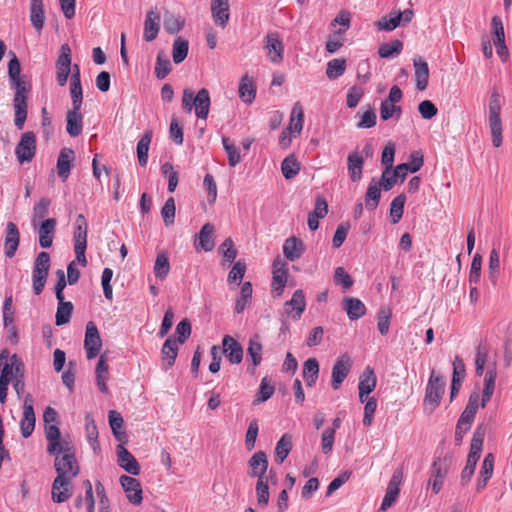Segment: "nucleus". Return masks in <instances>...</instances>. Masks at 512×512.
<instances>
[{"label":"nucleus","instance_id":"63","mask_svg":"<svg viewBox=\"0 0 512 512\" xmlns=\"http://www.w3.org/2000/svg\"><path fill=\"white\" fill-rule=\"evenodd\" d=\"M334 283L341 285L343 290L346 291L353 286V279L343 267H337L333 276Z\"/></svg>","mask_w":512,"mask_h":512},{"label":"nucleus","instance_id":"18","mask_svg":"<svg viewBox=\"0 0 512 512\" xmlns=\"http://www.w3.org/2000/svg\"><path fill=\"white\" fill-rule=\"evenodd\" d=\"M72 480L57 476L52 483L51 496L55 503H63L72 496Z\"/></svg>","mask_w":512,"mask_h":512},{"label":"nucleus","instance_id":"3","mask_svg":"<svg viewBox=\"0 0 512 512\" xmlns=\"http://www.w3.org/2000/svg\"><path fill=\"white\" fill-rule=\"evenodd\" d=\"M210 94L206 88H202L194 95L190 89H184L182 95V108L191 113L192 108H195V114L200 119H207L210 109Z\"/></svg>","mask_w":512,"mask_h":512},{"label":"nucleus","instance_id":"9","mask_svg":"<svg viewBox=\"0 0 512 512\" xmlns=\"http://www.w3.org/2000/svg\"><path fill=\"white\" fill-rule=\"evenodd\" d=\"M102 348V339L94 322L90 321L86 325L84 349L87 359H94Z\"/></svg>","mask_w":512,"mask_h":512},{"label":"nucleus","instance_id":"56","mask_svg":"<svg viewBox=\"0 0 512 512\" xmlns=\"http://www.w3.org/2000/svg\"><path fill=\"white\" fill-rule=\"evenodd\" d=\"M392 311L389 307L383 306L377 313V327L381 335L389 332Z\"/></svg>","mask_w":512,"mask_h":512},{"label":"nucleus","instance_id":"29","mask_svg":"<svg viewBox=\"0 0 512 512\" xmlns=\"http://www.w3.org/2000/svg\"><path fill=\"white\" fill-rule=\"evenodd\" d=\"M213 234L214 226L211 223L204 224L197 235L198 243H195L196 250L212 251L215 246Z\"/></svg>","mask_w":512,"mask_h":512},{"label":"nucleus","instance_id":"33","mask_svg":"<svg viewBox=\"0 0 512 512\" xmlns=\"http://www.w3.org/2000/svg\"><path fill=\"white\" fill-rule=\"evenodd\" d=\"M415 69L416 87L419 91H423L428 86L429 67L425 60L418 58L413 61Z\"/></svg>","mask_w":512,"mask_h":512},{"label":"nucleus","instance_id":"15","mask_svg":"<svg viewBox=\"0 0 512 512\" xmlns=\"http://www.w3.org/2000/svg\"><path fill=\"white\" fill-rule=\"evenodd\" d=\"M265 49L271 62L280 63L283 60L284 46L277 32H270L266 35Z\"/></svg>","mask_w":512,"mask_h":512},{"label":"nucleus","instance_id":"49","mask_svg":"<svg viewBox=\"0 0 512 512\" xmlns=\"http://www.w3.org/2000/svg\"><path fill=\"white\" fill-rule=\"evenodd\" d=\"M304 112L300 103H296L291 112V119L287 130L300 134L303 129Z\"/></svg>","mask_w":512,"mask_h":512},{"label":"nucleus","instance_id":"28","mask_svg":"<svg viewBox=\"0 0 512 512\" xmlns=\"http://www.w3.org/2000/svg\"><path fill=\"white\" fill-rule=\"evenodd\" d=\"M160 30V15L154 10H150L146 14L144 22V39L151 42L156 39Z\"/></svg>","mask_w":512,"mask_h":512},{"label":"nucleus","instance_id":"64","mask_svg":"<svg viewBox=\"0 0 512 512\" xmlns=\"http://www.w3.org/2000/svg\"><path fill=\"white\" fill-rule=\"evenodd\" d=\"M400 24H401L400 16H398L397 13H395L394 16L392 14H390L389 17H386V16L382 17L380 20L375 22V26L380 31H393Z\"/></svg>","mask_w":512,"mask_h":512},{"label":"nucleus","instance_id":"22","mask_svg":"<svg viewBox=\"0 0 512 512\" xmlns=\"http://www.w3.org/2000/svg\"><path fill=\"white\" fill-rule=\"evenodd\" d=\"M116 452L117 461L121 468L131 475H138L140 473V466L136 458L122 444L117 446Z\"/></svg>","mask_w":512,"mask_h":512},{"label":"nucleus","instance_id":"31","mask_svg":"<svg viewBox=\"0 0 512 512\" xmlns=\"http://www.w3.org/2000/svg\"><path fill=\"white\" fill-rule=\"evenodd\" d=\"M305 251V246L302 240L291 236L287 238L283 245L284 256L290 260L295 261L299 259Z\"/></svg>","mask_w":512,"mask_h":512},{"label":"nucleus","instance_id":"5","mask_svg":"<svg viewBox=\"0 0 512 512\" xmlns=\"http://www.w3.org/2000/svg\"><path fill=\"white\" fill-rule=\"evenodd\" d=\"M445 391V381L441 376L432 371L424 398V409L428 413H432L440 404L441 398Z\"/></svg>","mask_w":512,"mask_h":512},{"label":"nucleus","instance_id":"41","mask_svg":"<svg viewBox=\"0 0 512 512\" xmlns=\"http://www.w3.org/2000/svg\"><path fill=\"white\" fill-rule=\"evenodd\" d=\"M152 131L147 130L137 143V157L140 166H145L148 162V152L152 140Z\"/></svg>","mask_w":512,"mask_h":512},{"label":"nucleus","instance_id":"20","mask_svg":"<svg viewBox=\"0 0 512 512\" xmlns=\"http://www.w3.org/2000/svg\"><path fill=\"white\" fill-rule=\"evenodd\" d=\"M497 378V364L496 361H493L488 365V369L484 376V388L482 392L481 398V407L485 408L487 403L490 401L494 390H495V382Z\"/></svg>","mask_w":512,"mask_h":512},{"label":"nucleus","instance_id":"61","mask_svg":"<svg viewBox=\"0 0 512 512\" xmlns=\"http://www.w3.org/2000/svg\"><path fill=\"white\" fill-rule=\"evenodd\" d=\"M262 344L258 340V336L251 338L249 341L247 353L252 359L253 366H258L262 361Z\"/></svg>","mask_w":512,"mask_h":512},{"label":"nucleus","instance_id":"55","mask_svg":"<svg viewBox=\"0 0 512 512\" xmlns=\"http://www.w3.org/2000/svg\"><path fill=\"white\" fill-rule=\"evenodd\" d=\"M184 20L180 16L166 12L164 15V28L169 34H176L184 27Z\"/></svg>","mask_w":512,"mask_h":512},{"label":"nucleus","instance_id":"35","mask_svg":"<svg viewBox=\"0 0 512 512\" xmlns=\"http://www.w3.org/2000/svg\"><path fill=\"white\" fill-rule=\"evenodd\" d=\"M239 97L243 102L251 104L256 96V87L253 78L245 74L242 76L238 88Z\"/></svg>","mask_w":512,"mask_h":512},{"label":"nucleus","instance_id":"48","mask_svg":"<svg viewBox=\"0 0 512 512\" xmlns=\"http://www.w3.org/2000/svg\"><path fill=\"white\" fill-rule=\"evenodd\" d=\"M346 59L335 58L327 63L326 75L330 80H335L344 74L346 70Z\"/></svg>","mask_w":512,"mask_h":512},{"label":"nucleus","instance_id":"32","mask_svg":"<svg viewBox=\"0 0 512 512\" xmlns=\"http://www.w3.org/2000/svg\"><path fill=\"white\" fill-rule=\"evenodd\" d=\"M81 108H71L66 115V130L71 137H77L81 134L83 129L82 115L80 114Z\"/></svg>","mask_w":512,"mask_h":512},{"label":"nucleus","instance_id":"14","mask_svg":"<svg viewBox=\"0 0 512 512\" xmlns=\"http://www.w3.org/2000/svg\"><path fill=\"white\" fill-rule=\"evenodd\" d=\"M479 407V393L474 391L470 394L468 403L458 419V428L468 431L474 421Z\"/></svg>","mask_w":512,"mask_h":512},{"label":"nucleus","instance_id":"4","mask_svg":"<svg viewBox=\"0 0 512 512\" xmlns=\"http://www.w3.org/2000/svg\"><path fill=\"white\" fill-rule=\"evenodd\" d=\"M501 99L497 91H493L489 101V127L492 135L493 146L498 148L502 145V121L500 118Z\"/></svg>","mask_w":512,"mask_h":512},{"label":"nucleus","instance_id":"59","mask_svg":"<svg viewBox=\"0 0 512 512\" xmlns=\"http://www.w3.org/2000/svg\"><path fill=\"white\" fill-rule=\"evenodd\" d=\"M171 71L170 60L164 55L163 52H159L156 59L155 75L158 79L162 80Z\"/></svg>","mask_w":512,"mask_h":512},{"label":"nucleus","instance_id":"10","mask_svg":"<svg viewBox=\"0 0 512 512\" xmlns=\"http://www.w3.org/2000/svg\"><path fill=\"white\" fill-rule=\"evenodd\" d=\"M268 465L269 463L266 453L263 451H258L254 453L248 461V466L250 469L248 475L253 478L256 477L258 480L272 477V470L269 471V476H266Z\"/></svg>","mask_w":512,"mask_h":512},{"label":"nucleus","instance_id":"51","mask_svg":"<svg viewBox=\"0 0 512 512\" xmlns=\"http://www.w3.org/2000/svg\"><path fill=\"white\" fill-rule=\"evenodd\" d=\"M281 171L286 179H292L299 173L300 163L293 154L287 156L283 160L281 164Z\"/></svg>","mask_w":512,"mask_h":512},{"label":"nucleus","instance_id":"46","mask_svg":"<svg viewBox=\"0 0 512 512\" xmlns=\"http://www.w3.org/2000/svg\"><path fill=\"white\" fill-rule=\"evenodd\" d=\"M189 43L187 40L177 37L173 43L172 58L175 64L182 63L188 55Z\"/></svg>","mask_w":512,"mask_h":512},{"label":"nucleus","instance_id":"43","mask_svg":"<svg viewBox=\"0 0 512 512\" xmlns=\"http://www.w3.org/2000/svg\"><path fill=\"white\" fill-rule=\"evenodd\" d=\"M377 378L372 368L366 367L359 378L358 389L363 393H371L376 387Z\"/></svg>","mask_w":512,"mask_h":512},{"label":"nucleus","instance_id":"25","mask_svg":"<svg viewBox=\"0 0 512 512\" xmlns=\"http://www.w3.org/2000/svg\"><path fill=\"white\" fill-rule=\"evenodd\" d=\"M342 308L351 321L358 320L366 314L365 304L358 298L345 297L342 300Z\"/></svg>","mask_w":512,"mask_h":512},{"label":"nucleus","instance_id":"62","mask_svg":"<svg viewBox=\"0 0 512 512\" xmlns=\"http://www.w3.org/2000/svg\"><path fill=\"white\" fill-rule=\"evenodd\" d=\"M257 503L259 506L266 507L269 503L268 478L259 479L256 483Z\"/></svg>","mask_w":512,"mask_h":512},{"label":"nucleus","instance_id":"40","mask_svg":"<svg viewBox=\"0 0 512 512\" xmlns=\"http://www.w3.org/2000/svg\"><path fill=\"white\" fill-rule=\"evenodd\" d=\"M96 382L97 386L102 393H108V387L106 385V380L108 378V364L105 358V355H101L99 357L98 363L96 365Z\"/></svg>","mask_w":512,"mask_h":512},{"label":"nucleus","instance_id":"19","mask_svg":"<svg viewBox=\"0 0 512 512\" xmlns=\"http://www.w3.org/2000/svg\"><path fill=\"white\" fill-rule=\"evenodd\" d=\"M423 164L424 158L422 153L416 151L411 153L409 162L397 165L394 171L396 172V176H399L400 181L403 182L409 171L415 173L422 168Z\"/></svg>","mask_w":512,"mask_h":512},{"label":"nucleus","instance_id":"30","mask_svg":"<svg viewBox=\"0 0 512 512\" xmlns=\"http://www.w3.org/2000/svg\"><path fill=\"white\" fill-rule=\"evenodd\" d=\"M45 436L48 441L47 452L49 454H56L60 447L64 444H70L65 439H61L60 429L56 425H50L45 428Z\"/></svg>","mask_w":512,"mask_h":512},{"label":"nucleus","instance_id":"39","mask_svg":"<svg viewBox=\"0 0 512 512\" xmlns=\"http://www.w3.org/2000/svg\"><path fill=\"white\" fill-rule=\"evenodd\" d=\"M319 363L316 358H309L303 365V378L308 387H313L318 379Z\"/></svg>","mask_w":512,"mask_h":512},{"label":"nucleus","instance_id":"24","mask_svg":"<svg viewBox=\"0 0 512 512\" xmlns=\"http://www.w3.org/2000/svg\"><path fill=\"white\" fill-rule=\"evenodd\" d=\"M57 221L55 218H48L42 221L39 227V245L42 248H50L56 230Z\"/></svg>","mask_w":512,"mask_h":512},{"label":"nucleus","instance_id":"47","mask_svg":"<svg viewBox=\"0 0 512 512\" xmlns=\"http://www.w3.org/2000/svg\"><path fill=\"white\" fill-rule=\"evenodd\" d=\"M292 449V437L284 434L276 444L275 455L276 461L282 463L289 455Z\"/></svg>","mask_w":512,"mask_h":512},{"label":"nucleus","instance_id":"13","mask_svg":"<svg viewBox=\"0 0 512 512\" xmlns=\"http://www.w3.org/2000/svg\"><path fill=\"white\" fill-rule=\"evenodd\" d=\"M272 268V288L277 292V295L280 296L282 295L287 282V264L280 257H277L273 261Z\"/></svg>","mask_w":512,"mask_h":512},{"label":"nucleus","instance_id":"60","mask_svg":"<svg viewBox=\"0 0 512 512\" xmlns=\"http://www.w3.org/2000/svg\"><path fill=\"white\" fill-rule=\"evenodd\" d=\"M50 200L46 197H42L33 207L32 223L36 225V222L43 220L49 214Z\"/></svg>","mask_w":512,"mask_h":512},{"label":"nucleus","instance_id":"16","mask_svg":"<svg viewBox=\"0 0 512 512\" xmlns=\"http://www.w3.org/2000/svg\"><path fill=\"white\" fill-rule=\"evenodd\" d=\"M351 369V360L347 355H343L337 359L332 368L331 386L334 390H338L348 376Z\"/></svg>","mask_w":512,"mask_h":512},{"label":"nucleus","instance_id":"54","mask_svg":"<svg viewBox=\"0 0 512 512\" xmlns=\"http://www.w3.org/2000/svg\"><path fill=\"white\" fill-rule=\"evenodd\" d=\"M153 270L155 276L160 280H164L167 277L170 271V263L165 253H159L157 255Z\"/></svg>","mask_w":512,"mask_h":512},{"label":"nucleus","instance_id":"37","mask_svg":"<svg viewBox=\"0 0 512 512\" xmlns=\"http://www.w3.org/2000/svg\"><path fill=\"white\" fill-rule=\"evenodd\" d=\"M347 166L350 178L353 182H358L362 177L364 159L357 152L350 153L347 157Z\"/></svg>","mask_w":512,"mask_h":512},{"label":"nucleus","instance_id":"12","mask_svg":"<svg viewBox=\"0 0 512 512\" xmlns=\"http://www.w3.org/2000/svg\"><path fill=\"white\" fill-rule=\"evenodd\" d=\"M305 309L306 300L302 289L296 290L293 293L292 298L284 303V314L294 321L301 318Z\"/></svg>","mask_w":512,"mask_h":512},{"label":"nucleus","instance_id":"1","mask_svg":"<svg viewBox=\"0 0 512 512\" xmlns=\"http://www.w3.org/2000/svg\"><path fill=\"white\" fill-rule=\"evenodd\" d=\"M13 56L8 63V77L11 88L15 91L13 98L14 108V124L18 129L24 127L27 118V100L31 91V84L26 76H21V66L14 52L10 51Z\"/></svg>","mask_w":512,"mask_h":512},{"label":"nucleus","instance_id":"23","mask_svg":"<svg viewBox=\"0 0 512 512\" xmlns=\"http://www.w3.org/2000/svg\"><path fill=\"white\" fill-rule=\"evenodd\" d=\"M211 13L215 24L225 28L230 18L229 0H211Z\"/></svg>","mask_w":512,"mask_h":512},{"label":"nucleus","instance_id":"45","mask_svg":"<svg viewBox=\"0 0 512 512\" xmlns=\"http://www.w3.org/2000/svg\"><path fill=\"white\" fill-rule=\"evenodd\" d=\"M402 49V41L395 39L389 43H382L378 48V54L381 58H394L401 53Z\"/></svg>","mask_w":512,"mask_h":512},{"label":"nucleus","instance_id":"7","mask_svg":"<svg viewBox=\"0 0 512 512\" xmlns=\"http://www.w3.org/2000/svg\"><path fill=\"white\" fill-rule=\"evenodd\" d=\"M451 457L445 456L444 458H436L430 469V478L428 480V486H432L434 494H438L442 489L444 480L448 474L450 467Z\"/></svg>","mask_w":512,"mask_h":512},{"label":"nucleus","instance_id":"52","mask_svg":"<svg viewBox=\"0 0 512 512\" xmlns=\"http://www.w3.org/2000/svg\"><path fill=\"white\" fill-rule=\"evenodd\" d=\"M405 202L406 196L404 194H400L392 200L390 204V217L393 224H397L401 220Z\"/></svg>","mask_w":512,"mask_h":512},{"label":"nucleus","instance_id":"38","mask_svg":"<svg viewBox=\"0 0 512 512\" xmlns=\"http://www.w3.org/2000/svg\"><path fill=\"white\" fill-rule=\"evenodd\" d=\"M381 198V186L376 179H372L365 193V206L368 210L374 211Z\"/></svg>","mask_w":512,"mask_h":512},{"label":"nucleus","instance_id":"50","mask_svg":"<svg viewBox=\"0 0 512 512\" xmlns=\"http://www.w3.org/2000/svg\"><path fill=\"white\" fill-rule=\"evenodd\" d=\"M251 297H252V284L250 282H244L241 287L240 295L236 300V304H235L236 313L239 314L245 310V308L250 303Z\"/></svg>","mask_w":512,"mask_h":512},{"label":"nucleus","instance_id":"53","mask_svg":"<svg viewBox=\"0 0 512 512\" xmlns=\"http://www.w3.org/2000/svg\"><path fill=\"white\" fill-rule=\"evenodd\" d=\"M275 387L270 384L267 377L262 378L259 391L253 400V405H259L272 397Z\"/></svg>","mask_w":512,"mask_h":512},{"label":"nucleus","instance_id":"36","mask_svg":"<svg viewBox=\"0 0 512 512\" xmlns=\"http://www.w3.org/2000/svg\"><path fill=\"white\" fill-rule=\"evenodd\" d=\"M178 344L179 342H177L176 339L168 337L162 346V359L166 369L170 368L175 363L179 349Z\"/></svg>","mask_w":512,"mask_h":512},{"label":"nucleus","instance_id":"44","mask_svg":"<svg viewBox=\"0 0 512 512\" xmlns=\"http://www.w3.org/2000/svg\"><path fill=\"white\" fill-rule=\"evenodd\" d=\"M109 424L111 430L118 441H124L126 439V434L121 431L124 420L121 414L117 411L111 410L108 414Z\"/></svg>","mask_w":512,"mask_h":512},{"label":"nucleus","instance_id":"11","mask_svg":"<svg viewBox=\"0 0 512 512\" xmlns=\"http://www.w3.org/2000/svg\"><path fill=\"white\" fill-rule=\"evenodd\" d=\"M33 397L31 394H27L24 399L23 405V417L20 422L21 434L24 438H28L34 431L35 428V413L33 408Z\"/></svg>","mask_w":512,"mask_h":512},{"label":"nucleus","instance_id":"2","mask_svg":"<svg viewBox=\"0 0 512 512\" xmlns=\"http://www.w3.org/2000/svg\"><path fill=\"white\" fill-rule=\"evenodd\" d=\"M55 455L54 467L57 476L72 480L79 474L80 468L75 457L74 447L70 444H64L57 450Z\"/></svg>","mask_w":512,"mask_h":512},{"label":"nucleus","instance_id":"17","mask_svg":"<svg viewBox=\"0 0 512 512\" xmlns=\"http://www.w3.org/2000/svg\"><path fill=\"white\" fill-rule=\"evenodd\" d=\"M120 483L126 493L127 499L130 503L134 505L141 504L143 497H142V487L136 478L122 475L120 477Z\"/></svg>","mask_w":512,"mask_h":512},{"label":"nucleus","instance_id":"57","mask_svg":"<svg viewBox=\"0 0 512 512\" xmlns=\"http://www.w3.org/2000/svg\"><path fill=\"white\" fill-rule=\"evenodd\" d=\"M73 311V305L71 302H59L56 312V325L62 326L70 321L71 314Z\"/></svg>","mask_w":512,"mask_h":512},{"label":"nucleus","instance_id":"8","mask_svg":"<svg viewBox=\"0 0 512 512\" xmlns=\"http://www.w3.org/2000/svg\"><path fill=\"white\" fill-rule=\"evenodd\" d=\"M36 154V136L34 132L27 131L22 134L15 148V155L20 164L29 163Z\"/></svg>","mask_w":512,"mask_h":512},{"label":"nucleus","instance_id":"21","mask_svg":"<svg viewBox=\"0 0 512 512\" xmlns=\"http://www.w3.org/2000/svg\"><path fill=\"white\" fill-rule=\"evenodd\" d=\"M223 353L232 364H239L243 359V348L240 343L230 335L222 340Z\"/></svg>","mask_w":512,"mask_h":512},{"label":"nucleus","instance_id":"6","mask_svg":"<svg viewBox=\"0 0 512 512\" xmlns=\"http://www.w3.org/2000/svg\"><path fill=\"white\" fill-rule=\"evenodd\" d=\"M50 269V256L47 252H40L35 261L33 267V290L36 295L42 293Z\"/></svg>","mask_w":512,"mask_h":512},{"label":"nucleus","instance_id":"26","mask_svg":"<svg viewBox=\"0 0 512 512\" xmlns=\"http://www.w3.org/2000/svg\"><path fill=\"white\" fill-rule=\"evenodd\" d=\"M74 161V151L70 148H62L57 159V174L65 181L71 171L72 162Z\"/></svg>","mask_w":512,"mask_h":512},{"label":"nucleus","instance_id":"58","mask_svg":"<svg viewBox=\"0 0 512 512\" xmlns=\"http://www.w3.org/2000/svg\"><path fill=\"white\" fill-rule=\"evenodd\" d=\"M223 147L228 155V163L231 167H235L241 161L239 149L230 141L228 137L222 138Z\"/></svg>","mask_w":512,"mask_h":512},{"label":"nucleus","instance_id":"42","mask_svg":"<svg viewBox=\"0 0 512 512\" xmlns=\"http://www.w3.org/2000/svg\"><path fill=\"white\" fill-rule=\"evenodd\" d=\"M88 224L83 214H79L75 221L74 246L87 245Z\"/></svg>","mask_w":512,"mask_h":512},{"label":"nucleus","instance_id":"27","mask_svg":"<svg viewBox=\"0 0 512 512\" xmlns=\"http://www.w3.org/2000/svg\"><path fill=\"white\" fill-rule=\"evenodd\" d=\"M20 241V234L17 226L13 222H8L5 236V255L8 258L15 256Z\"/></svg>","mask_w":512,"mask_h":512},{"label":"nucleus","instance_id":"34","mask_svg":"<svg viewBox=\"0 0 512 512\" xmlns=\"http://www.w3.org/2000/svg\"><path fill=\"white\" fill-rule=\"evenodd\" d=\"M45 20L43 0L30 1V21L35 30L40 34Z\"/></svg>","mask_w":512,"mask_h":512}]
</instances>
